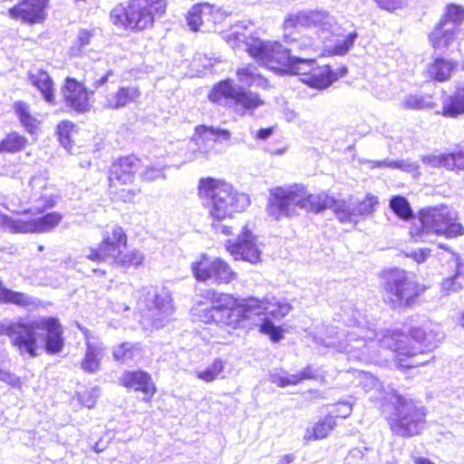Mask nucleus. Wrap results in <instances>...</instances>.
Here are the masks:
<instances>
[{
  "instance_id": "nucleus-12",
  "label": "nucleus",
  "mask_w": 464,
  "mask_h": 464,
  "mask_svg": "<svg viewBox=\"0 0 464 464\" xmlns=\"http://www.w3.org/2000/svg\"><path fill=\"white\" fill-rule=\"evenodd\" d=\"M426 412L423 407L401 396L396 397L395 411L389 424L392 433L401 437L418 435L424 429Z\"/></svg>"
},
{
  "instance_id": "nucleus-19",
  "label": "nucleus",
  "mask_w": 464,
  "mask_h": 464,
  "mask_svg": "<svg viewBox=\"0 0 464 464\" xmlns=\"http://www.w3.org/2000/svg\"><path fill=\"white\" fill-rule=\"evenodd\" d=\"M49 0H23L8 10L12 18L20 19L28 24H36L44 20L45 7Z\"/></svg>"
},
{
  "instance_id": "nucleus-45",
  "label": "nucleus",
  "mask_w": 464,
  "mask_h": 464,
  "mask_svg": "<svg viewBox=\"0 0 464 464\" xmlns=\"http://www.w3.org/2000/svg\"><path fill=\"white\" fill-rule=\"evenodd\" d=\"M390 208L401 219H410L413 217L409 201L402 196H394L390 199Z\"/></svg>"
},
{
  "instance_id": "nucleus-26",
  "label": "nucleus",
  "mask_w": 464,
  "mask_h": 464,
  "mask_svg": "<svg viewBox=\"0 0 464 464\" xmlns=\"http://www.w3.org/2000/svg\"><path fill=\"white\" fill-rule=\"evenodd\" d=\"M457 67V63L451 60L442 57H436L428 63L426 68L427 76L436 82H447L450 79L451 73Z\"/></svg>"
},
{
  "instance_id": "nucleus-25",
  "label": "nucleus",
  "mask_w": 464,
  "mask_h": 464,
  "mask_svg": "<svg viewBox=\"0 0 464 464\" xmlns=\"http://www.w3.org/2000/svg\"><path fill=\"white\" fill-rule=\"evenodd\" d=\"M408 337L401 332L386 330L382 334V337L378 340L380 346L389 349L393 353V360L395 364L399 362V357L405 355L407 348L409 347L408 343L405 341Z\"/></svg>"
},
{
  "instance_id": "nucleus-60",
  "label": "nucleus",
  "mask_w": 464,
  "mask_h": 464,
  "mask_svg": "<svg viewBox=\"0 0 464 464\" xmlns=\"http://www.w3.org/2000/svg\"><path fill=\"white\" fill-rule=\"evenodd\" d=\"M446 158L447 153H444L439 156H428L423 159V161L431 165L432 167H444L448 169V160Z\"/></svg>"
},
{
  "instance_id": "nucleus-37",
  "label": "nucleus",
  "mask_w": 464,
  "mask_h": 464,
  "mask_svg": "<svg viewBox=\"0 0 464 464\" xmlns=\"http://www.w3.org/2000/svg\"><path fill=\"white\" fill-rule=\"evenodd\" d=\"M315 66L316 62L314 59L295 54L294 53L285 72L302 75L303 78H305L313 72Z\"/></svg>"
},
{
  "instance_id": "nucleus-59",
  "label": "nucleus",
  "mask_w": 464,
  "mask_h": 464,
  "mask_svg": "<svg viewBox=\"0 0 464 464\" xmlns=\"http://www.w3.org/2000/svg\"><path fill=\"white\" fill-rule=\"evenodd\" d=\"M0 381L6 382L14 388L21 389L22 387V382L19 377L5 370H2V372H0Z\"/></svg>"
},
{
  "instance_id": "nucleus-63",
  "label": "nucleus",
  "mask_w": 464,
  "mask_h": 464,
  "mask_svg": "<svg viewBox=\"0 0 464 464\" xmlns=\"http://www.w3.org/2000/svg\"><path fill=\"white\" fill-rule=\"evenodd\" d=\"M336 416L347 418L352 412V405L349 402H339L336 405Z\"/></svg>"
},
{
  "instance_id": "nucleus-7",
  "label": "nucleus",
  "mask_w": 464,
  "mask_h": 464,
  "mask_svg": "<svg viewBox=\"0 0 464 464\" xmlns=\"http://www.w3.org/2000/svg\"><path fill=\"white\" fill-rule=\"evenodd\" d=\"M126 244L127 236L123 228L114 226L111 232L103 233L102 241L98 248L85 250L83 256L97 263H108L122 268L140 266L143 263L144 255L137 249L122 254L121 247Z\"/></svg>"
},
{
  "instance_id": "nucleus-31",
  "label": "nucleus",
  "mask_w": 464,
  "mask_h": 464,
  "mask_svg": "<svg viewBox=\"0 0 464 464\" xmlns=\"http://www.w3.org/2000/svg\"><path fill=\"white\" fill-rule=\"evenodd\" d=\"M258 303L261 304V311L253 314L252 316L266 313L276 319H280L288 314L292 309L291 304L285 299H276V297L266 298L265 300L258 299Z\"/></svg>"
},
{
  "instance_id": "nucleus-29",
  "label": "nucleus",
  "mask_w": 464,
  "mask_h": 464,
  "mask_svg": "<svg viewBox=\"0 0 464 464\" xmlns=\"http://www.w3.org/2000/svg\"><path fill=\"white\" fill-rule=\"evenodd\" d=\"M141 93L136 86L121 87L114 94L107 98V104L111 109H120L130 103L136 102Z\"/></svg>"
},
{
  "instance_id": "nucleus-62",
  "label": "nucleus",
  "mask_w": 464,
  "mask_h": 464,
  "mask_svg": "<svg viewBox=\"0 0 464 464\" xmlns=\"http://www.w3.org/2000/svg\"><path fill=\"white\" fill-rule=\"evenodd\" d=\"M114 76V72L112 70L107 71L103 75L99 78H95L92 82V86L95 90L103 86L106 82L110 81L111 77Z\"/></svg>"
},
{
  "instance_id": "nucleus-20",
  "label": "nucleus",
  "mask_w": 464,
  "mask_h": 464,
  "mask_svg": "<svg viewBox=\"0 0 464 464\" xmlns=\"http://www.w3.org/2000/svg\"><path fill=\"white\" fill-rule=\"evenodd\" d=\"M226 246L235 259H242L252 264L260 260V251L248 231L238 236L235 242L227 240Z\"/></svg>"
},
{
  "instance_id": "nucleus-28",
  "label": "nucleus",
  "mask_w": 464,
  "mask_h": 464,
  "mask_svg": "<svg viewBox=\"0 0 464 464\" xmlns=\"http://www.w3.org/2000/svg\"><path fill=\"white\" fill-rule=\"evenodd\" d=\"M29 81L41 92L44 99L53 103L54 101L53 82L47 72L36 69L29 72Z\"/></svg>"
},
{
  "instance_id": "nucleus-36",
  "label": "nucleus",
  "mask_w": 464,
  "mask_h": 464,
  "mask_svg": "<svg viewBox=\"0 0 464 464\" xmlns=\"http://www.w3.org/2000/svg\"><path fill=\"white\" fill-rule=\"evenodd\" d=\"M238 81L247 86H256L266 89L268 85L267 80L258 72L255 65L248 64L237 70Z\"/></svg>"
},
{
  "instance_id": "nucleus-44",
  "label": "nucleus",
  "mask_w": 464,
  "mask_h": 464,
  "mask_svg": "<svg viewBox=\"0 0 464 464\" xmlns=\"http://www.w3.org/2000/svg\"><path fill=\"white\" fill-rule=\"evenodd\" d=\"M226 362L217 358L204 371L197 372V377L204 382H210L218 378H224V370Z\"/></svg>"
},
{
  "instance_id": "nucleus-17",
  "label": "nucleus",
  "mask_w": 464,
  "mask_h": 464,
  "mask_svg": "<svg viewBox=\"0 0 464 464\" xmlns=\"http://www.w3.org/2000/svg\"><path fill=\"white\" fill-rule=\"evenodd\" d=\"M225 14L213 5L205 3L194 5L187 14V22L191 31L209 32L217 24L223 21Z\"/></svg>"
},
{
  "instance_id": "nucleus-57",
  "label": "nucleus",
  "mask_w": 464,
  "mask_h": 464,
  "mask_svg": "<svg viewBox=\"0 0 464 464\" xmlns=\"http://www.w3.org/2000/svg\"><path fill=\"white\" fill-rule=\"evenodd\" d=\"M99 396H100V389L92 388L90 391H86V392H82L79 397V401L83 406L91 409V408L94 407L97 398Z\"/></svg>"
},
{
  "instance_id": "nucleus-53",
  "label": "nucleus",
  "mask_w": 464,
  "mask_h": 464,
  "mask_svg": "<svg viewBox=\"0 0 464 464\" xmlns=\"http://www.w3.org/2000/svg\"><path fill=\"white\" fill-rule=\"evenodd\" d=\"M402 106L405 109L420 110L429 107V102L422 96L410 94L405 96Z\"/></svg>"
},
{
  "instance_id": "nucleus-10",
  "label": "nucleus",
  "mask_w": 464,
  "mask_h": 464,
  "mask_svg": "<svg viewBox=\"0 0 464 464\" xmlns=\"http://www.w3.org/2000/svg\"><path fill=\"white\" fill-rule=\"evenodd\" d=\"M210 102L231 108L239 115H245L263 104L257 93L246 91L230 79L215 84L208 94Z\"/></svg>"
},
{
  "instance_id": "nucleus-33",
  "label": "nucleus",
  "mask_w": 464,
  "mask_h": 464,
  "mask_svg": "<svg viewBox=\"0 0 464 464\" xmlns=\"http://www.w3.org/2000/svg\"><path fill=\"white\" fill-rule=\"evenodd\" d=\"M0 229L14 234H27L34 232L33 219L24 220L13 218L0 211Z\"/></svg>"
},
{
  "instance_id": "nucleus-34",
  "label": "nucleus",
  "mask_w": 464,
  "mask_h": 464,
  "mask_svg": "<svg viewBox=\"0 0 464 464\" xmlns=\"http://www.w3.org/2000/svg\"><path fill=\"white\" fill-rule=\"evenodd\" d=\"M336 421L334 417L327 416L318 420L312 428H307L304 435L306 440H317L326 438L335 428Z\"/></svg>"
},
{
  "instance_id": "nucleus-55",
  "label": "nucleus",
  "mask_w": 464,
  "mask_h": 464,
  "mask_svg": "<svg viewBox=\"0 0 464 464\" xmlns=\"http://www.w3.org/2000/svg\"><path fill=\"white\" fill-rule=\"evenodd\" d=\"M377 6L389 13H394L407 5V0H373Z\"/></svg>"
},
{
  "instance_id": "nucleus-39",
  "label": "nucleus",
  "mask_w": 464,
  "mask_h": 464,
  "mask_svg": "<svg viewBox=\"0 0 464 464\" xmlns=\"http://www.w3.org/2000/svg\"><path fill=\"white\" fill-rule=\"evenodd\" d=\"M362 163L368 164L370 169L375 168H389V169H399L406 172H413L418 169V165L415 162H411L408 160H392L385 159L383 160H365Z\"/></svg>"
},
{
  "instance_id": "nucleus-14",
  "label": "nucleus",
  "mask_w": 464,
  "mask_h": 464,
  "mask_svg": "<svg viewBox=\"0 0 464 464\" xmlns=\"http://www.w3.org/2000/svg\"><path fill=\"white\" fill-rule=\"evenodd\" d=\"M246 51L264 66L275 72H285L295 48L288 49L277 42H263L256 40L247 44Z\"/></svg>"
},
{
  "instance_id": "nucleus-47",
  "label": "nucleus",
  "mask_w": 464,
  "mask_h": 464,
  "mask_svg": "<svg viewBox=\"0 0 464 464\" xmlns=\"http://www.w3.org/2000/svg\"><path fill=\"white\" fill-rule=\"evenodd\" d=\"M441 19H445L459 28V25L464 21V7L456 4L448 5Z\"/></svg>"
},
{
  "instance_id": "nucleus-21",
  "label": "nucleus",
  "mask_w": 464,
  "mask_h": 464,
  "mask_svg": "<svg viewBox=\"0 0 464 464\" xmlns=\"http://www.w3.org/2000/svg\"><path fill=\"white\" fill-rule=\"evenodd\" d=\"M66 105L77 112L89 111L88 93L82 84L74 79L67 78L62 89Z\"/></svg>"
},
{
  "instance_id": "nucleus-18",
  "label": "nucleus",
  "mask_w": 464,
  "mask_h": 464,
  "mask_svg": "<svg viewBox=\"0 0 464 464\" xmlns=\"http://www.w3.org/2000/svg\"><path fill=\"white\" fill-rule=\"evenodd\" d=\"M140 166V160L134 155L119 159L111 168L109 176L110 188H115L118 185H130L135 179V174Z\"/></svg>"
},
{
  "instance_id": "nucleus-56",
  "label": "nucleus",
  "mask_w": 464,
  "mask_h": 464,
  "mask_svg": "<svg viewBox=\"0 0 464 464\" xmlns=\"http://www.w3.org/2000/svg\"><path fill=\"white\" fill-rule=\"evenodd\" d=\"M164 168H156L154 166H147L141 172V178L146 181H154L156 179H165L166 175L163 171Z\"/></svg>"
},
{
  "instance_id": "nucleus-15",
  "label": "nucleus",
  "mask_w": 464,
  "mask_h": 464,
  "mask_svg": "<svg viewBox=\"0 0 464 464\" xmlns=\"http://www.w3.org/2000/svg\"><path fill=\"white\" fill-rule=\"evenodd\" d=\"M191 270L198 281H212L216 284H228L237 276L236 272L223 259H210L206 256L192 263Z\"/></svg>"
},
{
  "instance_id": "nucleus-24",
  "label": "nucleus",
  "mask_w": 464,
  "mask_h": 464,
  "mask_svg": "<svg viewBox=\"0 0 464 464\" xmlns=\"http://www.w3.org/2000/svg\"><path fill=\"white\" fill-rule=\"evenodd\" d=\"M105 349L106 347L100 341H87L84 357L81 362V369L86 373H97L105 356Z\"/></svg>"
},
{
  "instance_id": "nucleus-32",
  "label": "nucleus",
  "mask_w": 464,
  "mask_h": 464,
  "mask_svg": "<svg viewBox=\"0 0 464 464\" xmlns=\"http://www.w3.org/2000/svg\"><path fill=\"white\" fill-rule=\"evenodd\" d=\"M317 376V371L308 365L301 372L296 374H273L271 376V382L279 387H286L288 385H296L304 380L315 379Z\"/></svg>"
},
{
  "instance_id": "nucleus-49",
  "label": "nucleus",
  "mask_w": 464,
  "mask_h": 464,
  "mask_svg": "<svg viewBox=\"0 0 464 464\" xmlns=\"http://www.w3.org/2000/svg\"><path fill=\"white\" fill-rule=\"evenodd\" d=\"M358 37L356 32L350 33L345 38L339 40L333 48L334 54L342 55L346 53L353 45L354 41Z\"/></svg>"
},
{
  "instance_id": "nucleus-58",
  "label": "nucleus",
  "mask_w": 464,
  "mask_h": 464,
  "mask_svg": "<svg viewBox=\"0 0 464 464\" xmlns=\"http://www.w3.org/2000/svg\"><path fill=\"white\" fill-rule=\"evenodd\" d=\"M206 132H209L214 138L224 141L229 140L231 134L227 130H223L215 127L200 126Z\"/></svg>"
},
{
  "instance_id": "nucleus-43",
  "label": "nucleus",
  "mask_w": 464,
  "mask_h": 464,
  "mask_svg": "<svg viewBox=\"0 0 464 464\" xmlns=\"http://www.w3.org/2000/svg\"><path fill=\"white\" fill-rule=\"evenodd\" d=\"M0 294L3 295L0 303L3 304H12L21 307H27L34 304L33 297L22 292L1 289Z\"/></svg>"
},
{
  "instance_id": "nucleus-9",
  "label": "nucleus",
  "mask_w": 464,
  "mask_h": 464,
  "mask_svg": "<svg viewBox=\"0 0 464 464\" xmlns=\"http://www.w3.org/2000/svg\"><path fill=\"white\" fill-rule=\"evenodd\" d=\"M410 336L419 343V347L409 345L405 351L407 353L399 357L396 366L401 369L415 368L428 363L432 357L427 358V352L433 350L443 340L444 334L439 325L428 324L420 328H412Z\"/></svg>"
},
{
  "instance_id": "nucleus-1",
  "label": "nucleus",
  "mask_w": 464,
  "mask_h": 464,
  "mask_svg": "<svg viewBox=\"0 0 464 464\" xmlns=\"http://www.w3.org/2000/svg\"><path fill=\"white\" fill-rule=\"evenodd\" d=\"M269 195L266 212L276 219L295 217L300 210L319 213L333 208L340 222H354L358 216L372 214L379 203L372 195L357 203L337 201L324 192L312 194L302 184L278 186L270 188Z\"/></svg>"
},
{
  "instance_id": "nucleus-51",
  "label": "nucleus",
  "mask_w": 464,
  "mask_h": 464,
  "mask_svg": "<svg viewBox=\"0 0 464 464\" xmlns=\"http://www.w3.org/2000/svg\"><path fill=\"white\" fill-rule=\"evenodd\" d=\"M287 43L290 44V46H287V48H295L296 51L295 53L299 55H302L303 53L313 49V47L315 45V42L313 39L306 37H303L299 40L292 39L291 42L287 41Z\"/></svg>"
},
{
  "instance_id": "nucleus-41",
  "label": "nucleus",
  "mask_w": 464,
  "mask_h": 464,
  "mask_svg": "<svg viewBox=\"0 0 464 464\" xmlns=\"http://www.w3.org/2000/svg\"><path fill=\"white\" fill-rule=\"evenodd\" d=\"M63 219L62 214L51 212L41 218H33L34 232L46 233L57 227Z\"/></svg>"
},
{
  "instance_id": "nucleus-38",
  "label": "nucleus",
  "mask_w": 464,
  "mask_h": 464,
  "mask_svg": "<svg viewBox=\"0 0 464 464\" xmlns=\"http://www.w3.org/2000/svg\"><path fill=\"white\" fill-rule=\"evenodd\" d=\"M140 343H132L124 342L121 344L115 346L112 351L113 358L123 363H128L135 358L140 356Z\"/></svg>"
},
{
  "instance_id": "nucleus-48",
  "label": "nucleus",
  "mask_w": 464,
  "mask_h": 464,
  "mask_svg": "<svg viewBox=\"0 0 464 464\" xmlns=\"http://www.w3.org/2000/svg\"><path fill=\"white\" fill-rule=\"evenodd\" d=\"M111 193L118 197L123 202H132L139 193V189L130 188V185H118L115 188H110Z\"/></svg>"
},
{
  "instance_id": "nucleus-52",
  "label": "nucleus",
  "mask_w": 464,
  "mask_h": 464,
  "mask_svg": "<svg viewBox=\"0 0 464 464\" xmlns=\"http://www.w3.org/2000/svg\"><path fill=\"white\" fill-rule=\"evenodd\" d=\"M446 159L448 160V169H464V150H459L457 152L447 153Z\"/></svg>"
},
{
  "instance_id": "nucleus-46",
  "label": "nucleus",
  "mask_w": 464,
  "mask_h": 464,
  "mask_svg": "<svg viewBox=\"0 0 464 464\" xmlns=\"http://www.w3.org/2000/svg\"><path fill=\"white\" fill-rule=\"evenodd\" d=\"M15 112L28 132L33 133L36 128V120L29 113L27 105L22 102H16L14 105Z\"/></svg>"
},
{
  "instance_id": "nucleus-42",
  "label": "nucleus",
  "mask_w": 464,
  "mask_h": 464,
  "mask_svg": "<svg viewBox=\"0 0 464 464\" xmlns=\"http://www.w3.org/2000/svg\"><path fill=\"white\" fill-rule=\"evenodd\" d=\"M27 140L17 132H11L5 137L1 136V152L15 153L22 150L26 145Z\"/></svg>"
},
{
  "instance_id": "nucleus-35",
  "label": "nucleus",
  "mask_w": 464,
  "mask_h": 464,
  "mask_svg": "<svg viewBox=\"0 0 464 464\" xmlns=\"http://www.w3.org/2000/svg\"><path fill=\"white\" fill-rule=\"evenodd\" d=\"M464 113V88L454 94L445 97L442 101V115L457 118Z\"/></svg>"
},
{
  "instance_id": "nucleus-3",
  "label": "nucleus",
  "mask_w": 464,
  "mask_h": 464,
  "mask_svg": "<svg viewBox=\"0 0 464 464\" xmlns=\"http://www.w3.org/2000/svg\"><path fill=\"white\" fill-rule=\"evenodd\" d=\"M205 298L211 306L198 311V319L205 324H215L219 326H232L249 320L253 314L261 311V304L256 297H248L237 303L231 295L208 290Z\"/></svg>"
},
{
  "instance_id": "nucleus-13",
  "label": "nucleus",
  "mask_w": 464,
  "mask_h": 464,
  "mask_svg": "<svg viewBox=\"0 0 464 464\" xmlns=\"http://www.w3.org/2000/svg\"><path fill=\"white\" fill-rule=\"evenodd\" d=\"M377 336L375 330L355 326L347 332L345 343L330 341L326 343V347L347 353L349 360L369 362L373 359L372 348L375 346Z\"/></svg>"
},
{
  "instance_id": "nucleus-8",
  "label": "nucleus",
  "mask_w": 464,
  "mask_h": 464,
  "mask_svg": "<svg viewBox=\"0 0 464 464\" xmlns=\"http://www.w3.org/2000/svg\"><path fill=\"white\" fill-rule=\"evenodd\" d=\"M138 304L142 324L155 329L163 327L174 314L170 293L164 288L143 287Z\"/></svg>"
},
{
  "instance_id": "nucleus-11",
  "label": "nucleus",
  "mask_w": 464,
  "mask_h": 464,
  "mask_svg": "<svg viewBox=\"0 0 464 464\" xmlns=\"http://www.w3.org/2000/svg\"><path fill=\"white\" fill-rule=\"evenodd\" d=\"M384 289L394 307L411 306L425 287L412 273L402 269H391L385 276Z\"/></svg>"
},
{
  "instance_id": "nucleus-61",
  "label": "nucleus",
  "mask_w": 464,
  "mask_h": 464,
  "mask_svg": "<svg viewBox=\"0 0 464 464\" xmlns=\"http://www.w3.org/2000/svg\"><path fill=\"white\" fill-rule=\"evenodd\" d=\"M92 34L90 31L87 30H80L77 36V44L79 45L78 50L82 52V50L90 44Z\"/></svg>"
},
{
  "instance_id": "nucleus-2",
  "label": "nucleus",
  "mask_w": 464,
  "mask_h": 464,
  "mask_svg": "<svg viewBox=\"0 0 464 464\" xmlns=\"http://www.w3.org/2000/svg\"><path fill=\"white\" fill-rule=\"evenodd\" d=\"M198 194L209 205L212 227L224 235L231 234L232 227L219 222L226 221L233 213L242 211L249 204L247 195L238 193L228 183L211 178L200 179Z\"/></svg>"
},
{
  "instance_id": "nucleus-27",
  "label": "nucleus",
  "mask_w": 464,
  "mask_h": 464,
  "mask_svg": "<svg viewBox=\"0 0 464 464\" xmlns=\"http://www.w3.org/2000/svg\"><path fill=\"white\" fill-rule=\"evenodd\" d=\"M336 80L337 75L329 65H316L310 75L302 78V82L317 89H325Z\"/></svg>"
},
{
  "instance_id": "nucleus-16",
  "label": "nucleus",
  "mask_w": 464,
  "mask_h": 464,
  "mask_svg": "<svg viewBox=\"0 0 464 464\" xmlns=\"http://www.w3.org/2000/svg\"><path fill=\"white\" fill-rule=\"evenodd\" d=\"M332 20V17L326 13L318 11L289 14L284 23L285 40L287 41L289 38V35L286 34L287 32L291 34L298 26H305L314 28L318 37L322 41H325L330 37L333 27Z\"/></svg>"
},
{
  "instance_id": "nucleus-6",
  "label": "nucleus",
  "mask_w": 464,
  "mask_h": 464,
  "mask_svg": "<svg viewBox=\"0 0 464 464\" xmlns=\"http://www.w3.org/2000/svg\"><path fill=\"white\" fill-rule=\"evenodd\" d=\"M166 0H128L110 12L109 20L118 29L140 32L152 27L156 16L166 10Z\"/></svg>"
},
{
  "instance_id": "nucleus-22",
  "label": "nucleus",
  "mask_w": 464,
  "mask_h": 464,
  "mask_svg": "<svg viewBox=\"0 0 464 464\" xmlns=\"http://www.w3.org/2000/svg\"><path fill=\"white\" fill-rule=\"evenodd\" d=\"M459 31L454 24L441 19L430 34V43L434 49L447 48L456 40Z\"/></svg>"
},
{
  "instance_id": "nucleus-50",
  "label": "nucleus",
  "mask_w": 464,
  "mask_h": 464,
  "mask_svg": "<svg viewBox=\"0 0 464 464\" xmlns=\"http://www.w3.org/2000/svg\"><path fill=\"white\" fill-rule=\"evenodd\" d=\"M260 332L269 335L273 342H278L283 338V332L281 327L276 326L272 322L265 319L260 325Z\"/></svg>"
},
{
  "instance_id": "nucleus-64",
  "label": "nucleus",
  "mask_w": 464,
  "mask_h": 464,
  "mask_svg": "<svg viewBox=\"0 0 464 464\" xmlns=\"http://www.w3.org/2000/svg\"><path fill=\"white\" fill-rule=\"evenodd\" d=\"M72 127L73 124L71 121H65L59 123L57 126V133L59 137H64L67 139Z\"/></svg>"
},
{
  "instance_id": "nucleus-5",
  "label": "nucleus",
  "mask_w": 464,
  "mask_h": 464,
  "mask_svg": "<svg viewBox=\"0 0 464 464\" xmlns=\"http://www.w3.org/2000/svg\"><path fill=\"white\" fill-rule=\"evenodd\" d=\"M415 242H433V237L448 239L464 235V227L459 222L458 211L448 205L422 208L418 213V224L410 230Z\"/></svg>"
},
{
  "instance_id": "nucleus-40",
  "label": "nucleus",
  "mask_w": 464,
  "mask_h": 464,
  "mask_svg": "<svg viewBox=\"0 0 464 464\" xmlns=\"http://www.w3.org/2000/svg\"><path fill=\"white\" fill-rule=\"evenodd\" d=\"M360 383L366 392L372 393L370 395L371 400L381 401L385 399L382 382L372 374L364 373Z\"/></svg>"
},
{
  "instance_id": "nucleus-30",
  "label": "nucleus",
  "mask_w": 464,
  "mask_h": 464,
  "mask_svg": "<svg viewBox=\"0 0 464 464\" xmlns=\"http://www.w3.org/2000/svg\"><path fill=\"white\" fill-rule=\"evenodd\" d=\"M34 205L29 208H23L20 204H16L11 201L13 208L6 207L7 209L13 211L15 214H32L37 215L42 214L46 208H53L56 204V197L53 195L43 194L34 200Z\"/></svg>"
},
{
  "instance_id": "nucleus-54",
  "label": "nucleus",
  "mask_w": 464,
  "mask_h": 464,
  "mask_svg": "<svg viewBox=\"0 0 464 464\" xmlns=\"http://www.w3.org/2000/svg\"><path fill=\"white\" fill-rule=\"evenodd\" d=\"M462 279L459 274L445 279L441 284L442 291L446 295L459 291L462 288Z\"/></svg>"
},
{
  "instance_id": "nucleus-4",
  "label": "nucleus",
  "mask_w": 464,
  "mask_h": 464,
  "mask_svg": "<svg viewBox=\"0 0 464 464\" xmlns=\"http://www.w3.org/2000/svg\"><path fill=\"white\" fill-rule=\"evenodd\" d=\"M37 330H44L47 333L45 339L47 353L55 354L62 351L63 347L62 326L58 320L53 317L43 318L31 323L10 324L6 329V334L21 355L28 354L34 358L37 356Z\"/></svg>"
},
{
  "instance_id": "nucleus-23",
  "label": "nucleus",
  "mask_w": 464,
  "mask_h": 464,
  "mask_svg": "<svg viewBox=\"0 0 464 464\" xmlns=\"http://www.w3.org/2000/svg\"><path fill=\"white\" fill-rule=\"evenodd\" d=\"M121 382L127 388L142 392L147 396L144 398L145 401H149L156 392L150 375L143 371L126 372Z\"/></svg>"
}]
</instances>
